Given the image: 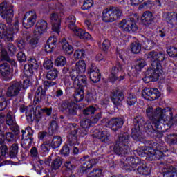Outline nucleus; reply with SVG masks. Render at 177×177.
<instances>
[{
  "label": "nucleus",
  "instance_id": "57",
  "mask_svg": "<svg viewBox=\"0 0 177 177\" xmlns=\"http://www.w3.org/2000/svg\"><path fill=\"white\" fill-rule=\"evenodd\" d=\"M5 139H6L8 143L12 145V143H15L16 136L12 132L6 133Z\"/></svg>",
  "mask_w": 177,
  "mask_h": 177
},
{
  "label": "nucleus",
  "instance_id": "19",
  "mask_svg": "<svg viewBox=\"0 0 177 177\" xmlns=\"http://www.w3.org/2000/svg\"><path fill=\"white\" fill-rule=\"evenodd\" d=\"M39 64L35 58H30L28 60V64H25L24 66V71L28 74V75H32L34 74V70H38Z\"/></svg>",
  "mask_w": 177,
  "mask_h": 177
},
{
  "label": "nucleus",
  "instance_id": "25",
  "mask_svg": "<svg viewBox=\"0 0 177 177\" xmlns=\"http://www.w3.org/2000/svg\"><path fill=\"white\" fill-rule=\"evenodd\" d=\"M13 33L8 32V27L3 24H0V39H4L7 42L13 41Z\"/></svg>",
  "mask_w": 177,
  "mask_h": 177
},
{
  "label": "nucleus",
  "instance_id": "16",
  "mask_svg": "<svg viewBox=\"0 0 177 177\" xmlns=\"http://www.w3.org/2000/svg\"><path fill=\"white\" fill-rule=\"evenodd\" d=\"M108 128H110L114 132H117L118 129L122 128L124 125V120L121 118H112L110 120L106 122Z\"/></svg>",
  "mask_w": 177,
  "mask_h": 177
},
{
  "label": "nucleus",
  "instance_id": "49",
  "mask_svg": "<svg viewBox=\"0 0 177 177\" xmlns=\"http://www.w3.org/2000/svg\"><path fill=\"white\" fill-rule=\"evenodd\" d=\"M62 142V137L57 136H54L50 142L52 149H57V147H60Z\"/></svg>",
  "mask_w": 177,
  "mask_h": 177
},
{
  "label": "nucleus",
  "instance_id": "47",
  "mask_svg": "<svg viewBox=\"0 0 177 177\" xmlns=\"http://www.w3.org/2000/svg\"><path fill=\"white\" fill-rule=\"evenodd\" d=\"M0 53H1V60L8 62V63H10L12 66H15L16 64V62H15V60L13 59H10L9 57V55L8 54V52L3 49V47H1V50L0 51Z\"/></svg>",
  "mask_w": 177,
  "mask_h": 177
},
{
  "label": "nucleus",
  "instance_id": "42",
  "mask_svg": "<svg viewBox=\"0 0 177 177\" xmlns=\"http://www.w3.org/2000/svg\"><path fill=\"white\" fill-rule=\"evenodd\" d=\"M66 22L68 23V27L73 31L74 34L75 31L78 30V27L75 26V17L74 15H71L67 18Z\"/></svg>",
  "mask_w": 177,
  "mask_h": 177
},
{
  "label": "nucleus",
  "instance_id": "54",
  "mask_svg": "<svg viewBox=\"0 0 177 177\" xmlns=\"http://www.w3.org/2000/svg\"><path fill=\"white\" fill-rule=\"evenodd\" d=\"M67 64V59L64 56L57 57L55 61V66L60 67Z\"/></svg>",
  "mask_w": 177,
  "mask_h": 177
},
{
  "label": "nucleus",
  "instance_id": "4",
  "mask_svg": "<svg viewBox=\"0 0 177 177\" xmlns=\"http://www.w3.org/2000/svg\"><path fill=\"white\" fill-rule=\"evenodd\" d=\"M122 10L119 7L111 6L102 12V20L105 23H113L121 18Z\"/></svg>",
  "mask_w": 177,
  "mask_h": 177
},
{
  "label": "nucleus",
  "instance_id": "46",
  "mask_svg": "<svg viewBox=\"0 0 177 177\" xmlns=\"http://www.w3.org/2000/svg\"><path fill=\"white\" fill-rule=\"evenodd\" d=\"M57 77H59V71L56 68L48 71L46 76L49 81H55Z\"/></svg>",
  "mask_w": 177,
  "mask_h": 177
},
{
  "label": "nucleus",
  "instance_id": "48",
  "mask_svg": "<svg viewBox=\"0 0 177 177\" xmlns=\"http://www.w3.org/2000/svg\"><path fill=\"white\" fill-rule=\"evenodd\" d=\"M131 26V22L127 19H122L120 23L119 24V28H121L125 32H129V27Z\"/></svg>",
  "mask_w": 177,
  "mask_h": 177
},
{
  "label": "nucleus",
  "instance_id": "24",
  "mask_svg": "<svg viewBox=\"0 0 177 177\" xmlns=\"http://www.w3.org/2000/svg\"><path fill=\"white\" fill-rule=\"evenodd\" d=\"M52 24V30L59 34L60 32V24L62 23V19L59 17V15L56 13H53L50 16Z\"/></svg>",
  "mask_w": 177,
  "mask_h": 177
},
{
  "label": "nucleus",
  "instance_id": "29",
  "mask_svg": "<svg viewBox=\"0 0 177 177\" xmlns=\"http://www.w3.org/2000/svg\"><path fill=\"white\" fill-rule=\"evenodd\" d=\"M20 113L26 112V117L28 122H32L34 121V117L32 116V113L34 112V108L32 106H26L24 104H22L19 106Z\"/></svg>",
  "mask_w": 177,
  "mask_h": 177
},
{
  "label": "nucleus",
  "instance_id": "56",
  "mask_svg": "<svg viewBox=\"0 0 177 177\" xmlns=\"http://www.w3.org/2000/svg\"><path fill=\"white\" fill-rule=\"evenodd\" d=\"M57 128H59V127L57 126V122H56V121L55 120H53L50 122V124L48 128L49 135L52 136L53 135V133H56V132L57 131Z\"/></svg>",
  "mask_w": 177,
  "mask_h": 177
},
{
  "label": "nucleus",
  "instance_id": "43",
  "mask_svg": "<svg viewBox=\"0 0 177 177\" xmlns=\"http://www.w3.org/2000/svg\"><path fill=\"white\" fill-rule=\"evenodd\" d=\"M75 35L76 37H78L80 39H91V36L86 32L85 30H82V28H78L75 30Z\"/></svg>",
  "mask_w": 177,
  "mask_h": 177
},
{
  "label": "nucleus",
  "instance_id": "51",
  "mask_svg": "<svg viewBox=\"0 0 177 177\" xmlns=\"http://www.w3.org/2000/svg\"><path fill=\"white\" fill-rule=\"evenodd\" d=\"M62 164H63V159L61 158H57L52 162L51 168L56 171V169H59V168L62 167Z\"/></svg>",
  "mask_w": 177,
  "mask_h": 177
},
{
  "label": "nucleus",
  "instance_id": "10",
  "mask_svg": "<svg viewBox=\"0 0 177 177\" xmlns=\"http://www.w3.org/2000/svg\"><path fill=\"white\" fill-rule=\"evenodd\" d=\"M6 124L10 127V129L15 133V135H19L20 133V129L19 125L16 122V118L15 115L12 114L11 111H9L6 116Z\"/></svg>",
  "mask_w": 177,
  "mask_h": 177
},
{
  "label": "nucleus",
  "instance_id": "21",
  "mask_svg": "<svg viewBox=\"0 0 177 177\" xmlns=\"http://www.w3.org/2000/svg\"><path fill=\"white\" fill-rule=\"evenodd\" d=\"M162 156H164V150L153 149L150 148L149 149L146 160L147 161H156L160 160Z\"/></svg>",
  "mask_w": 177,
  "mask_h": 177
},
{
  "label": "nucleus",
  "instance_id": "5",
  "mask_svg": "<svg viewBox=\"0 0 177 177\" xmlns=\"http://www.w3.org/2000/svg\"><path fill=\"white\" fill-rule=\"evenodd\" d=\"M133 122L131 138L136 140V142H142V130H140V127H143L146 124V120L143 116L137 115L134 117Z\"/></svg>",
  "mask_w": 177,
  "mask_h": 177
},
{
  "label": "nucleus",
  "instance_id": "11",
  "mask_svg": "<svg viewBox=\"0 0 177 177\" xmlns=\"http://www.w3.org/2000/svg\"><path fill=\"white\" fill-rule=\"evenodd\" d=\"M125 99V95L120 88H115L111 93V100L115 106H121L122 100Z\"/></svg>",
  "mask_w": 177,
  "mask_h": 177
},
{
  "label": "nucleus",
  "instance_id": "45",
  "mask_svg": "<svg viewBox=\"0 0 177 177\" xmlns=\"http://www.w3.org/2000/svg\"><path fill=\"white\" fill-rule=\"evenodd\" d=\"M130 49L132 53L138 55V53H140V50H142V44L139 43V41H133L130 46Z\"/></svg>",
  "mask_w": 177,
  "mask_h": 177
},
{
  "label": "nucleus",
  "instance_id": "6",
  "mask_svg": "<svg viewBox=\"0 0 177 177\" xmlns=\"http://www.w3.org/2000/svg\"><path fill=\"white\" fill-rule=\"evenodd\" d=\"M165 109L156 108V110L151 106H147L146 109V116L150 120L153 124L164 121L165 117Z\"/></svg>",
  "mask_w": 177,
  "mask_h": 177
},
{
  "label": "nucleus",
  "instance_id": "23",
  "mask_svg": "<svg viewBox=\"0 0 177 177\" xmlns=\"http://www.w3.org/2000/svg\"><path fill=\"white\" fill-rule=\"evenodd\" d=\"M147 58L151 60L152 63H160L165 59V54L162 52L151 51L148 53Z\"/></svg>",
  "mask_w": 177,
  "mask_h": 177
},
{
  "label": "nucleus",
  "instance_id": "27",
  "mask_svg": "<svg viewBox=\"0 0 177 177\" xmlns=\"http://www.w3.org/2000/svg\"><path fill=\"white\" fill-rule=\"evenodd\" d=\"M154 21V15L150 11H145L141 17L142 24L146 27H149Z\"/></svg>",
  "mask_w": 177,
  "mask_h": 177
},
{
  "label": "nucleus",
  "instance_id": "2",
  "mask_svg": "<svg viewBox=\"0 0 177 177\" xmlns=\"http://www.w3.org/2000/svg\"><path fill=\"white\" fill-rule=\"evenodd\" d=\"M22 88L23 84L21 82L12 81L9 84L6 93L1 91L0 95V111H3L6 109L8 98L17 97L20 95Z\"/></svg>",
  "mask_w": 177,
  "mask_h": 177
},
{
  "label": "nucleus",
  "instance_id": "60",
  "mask_svg": "<svg viewBox=\"0 0 177 177\" xmlns=\"http://www.w3.org/2000/svg\"><path fill=\"white\" fill-rule=\"evenodd\" d=\"M102 174H103L102 169H93L87 177H102Z\"/></svg>",
  "mask_w": 177,
  "mask_h": 177
},
{
  "label": "nucleus",
  "instance_id": "59",
  "mask_svg": "<svg viewBox=\"0 0 177 177\" xmlns=\"http://www.w3.org/2000/svg\"><path fill=\"white\" fill-rule=\"evenodd\" d=\"M136 95H135L133 93H129L127 96V103L129 104V106H133L136 103Z\"/></svg>",
  "mask_w": 177,
  "mask_h": 177
},
{
  "label": "nucleus",
  "instance_id": "34",
  "mask_svg": "<svg viewBox=\"0 0 177 177\" xmlns=\"http://www.w3.org/2000/svg\"><path fill=\"white\" fill-rule=\"evenodd\" d=\"M88 74L93 82L96 83L100 81V72L97 67L91 68L88 71Z\"/></svg>",
  "mask_w": 177,
  "mask_h": 177
},
{
  "label": "nucleus",
  "instance_id": "30",
  "mask_svg": "<svg viewBox=\"0 0 177 177\" xmlns=\"http://www.w3.org/2000/svg\"><path fill=\"white\" fill-rule=\"evenodd\" d=\"M162 171L163 177H177V165H165Z\"/></svg>",
  "mask_w": 177,
  "mask_h": 177
},
{
  "label": "nucleus",
  "instance_id": "7",
  "mask_svg": "<svg viewBox=\"0 0 177 177\" xmlns=\"http://www.w3.org/2000/svg\"><path fill=\"white\" fill-rule=\"evenodd\" d=\"M151 67L149 68L145 72V76L143 78L144 81L147 84L151 81H158L160 75L158 71L161 68V64L156 62L151 64Z\"/></svg>",
  "mask_w": 177,
  "mask_h": 177
},
{
  "label": "nucleus",
  "instance_id": "28",
  "mask_svg": "<svg viewBox=\"0 0 177 177\" xmlns=\"http://www.w3.org/2000/svg\"><path fill=\"white\" fill-rule=\"evenodd\" d=\"M97 162H99V160L97 158L89 159L81 165L80 171L83 173L85 172L87 174V172H89V171L92 169L93 167H95Z\"/></svg>",
  "mask_w": 177,
  "mask_h": 177
},
{
  "label": "nucleus",
  "instance_id": "50",
  "mask_svg": "<svg viewBox=\"0 0 177 177\" xmlns=\"http://www.w3.org/2000/svg\"><path fill=\"white\" fill-rule=\"evenodd\" d=\"M147 64L146 60L143 59H137L135 62V68L136 71H142V68L147 66Z\"/></svg>",
  "mask_w": 177,
  "mask_h": 177
},
{
  "label": "nucleus",
  "instance_id": "18",
  "mask_svg": "<svg viewBox=\"0 0 177 177\" xmlns=\"http://www.w3.org/2000/svg\"><path fill=\"white\" fill-rule=\"evenodd\" d=\"M142 96L147 100L153 101L160 97V92H158V89L157 88H146L143 91Z\"/></svg>",
  "mask_w": 177,
  "mask_h": 177
},
{
  "label": "nucleus",
  "instance_id": "20",
  "mask_svg": "<svg viewBox=\"0 0 177 177\" xmlns=\"http://www.w3.org/2000/svg\"><path fill=\"white\" fill-rule=\"evenodd\" d=\"M47 28L48 22L44 19L39 20L35 26L33 34L37 38V37H41L44 32H46Z\"/></svg>",
  "mask_w": 177,
  "mask_h": 177
},
{
  "label": "nucleus",
  "instance_id": "17",
  "mask_svg": "<svg viewBox=\"0 0 177 177\" xmlns=\"http://www.w3.org/2000/svg\"><path fill=\"white\" fill-rule=\"evenodd\" d=\"M156 130L152 133L151 136H154L155 138H162L164 136L163 132H165L168 129V126L166 125L165 122L163 121L158 122V123L153 124Z\"/></svg>",
  "mask_w": 177,
  "mask_h": 177
},
{
  "label": "nucleus",
  "instance_id": "3",
  "mask_svg": "<svg viewBox=\"0 0 177 177\" xmlns=\"http://www.w3.org/2000/svg\"><path fill=\"white\" fill-rule=\"evenodd\" d=\"M129 134L128 132L120 133L115 141L113 151L118 156H125L129 151Z\"/></svg>",
  "mask_w": 177,
  "mask_h": 177
},
{
  "label": "nucleus",
  "instance_id": "37",
  "mask_svg": "<svg viewBox=\"0 0 177 177\" xmlns=\"http://www.w3.org/2000/svg\"><path fill=\"white\" fill-rule=\"evenodd\" d=\"M19 154V144L13 143L8 149V157L10 158H16Z\"/></svg>",
  "mask_w": 177,
  "mask_h": 177
},
{
  "label": "nucleus",
  "instance_id": "44",
  "mask_svg": "<svg viewBox=\"0 0 177 177\" xmlns=\"http://www.w3.org/2000/svg\"><path fill=\"white\" fill-rule=\"evenodd\" d=\"M68 132L69 135L77 136L80 133V125L76 123H70Z\"/></svg>",
  "mask_w": 177,
  "mask_h": 177
},
{
  "label": "nucleus",
  "instance_id": "39",
  "mask_svg": "<svg viewBox=\"0 0 177 177\" xmlns=\"http://www.w3.org/2000/svg\"><path fill=\"white\" fill-rule=\"evenodd\" d=\"M85 93L84 88H75V93L73 94V100L78 103V102H82L84 97H85Z\"/></svg>",
  "mask_w": 177,
  "mask_h": 177
},
{
  "label": "nucleus",
  "instance_id": "38",
  "mask_svg": "<svg viewBox=\"0 0 177 177\" xmlns=\"http://www.w3.org/2000/svg\"><path fill=\"white\" fill-rule=\"evenodd\" d=\"M177 16V13L175 12H169L165 13V21H166L169 24H171L175 27V20Z\"/></svg>",
  "mask_w": 177,
  "mask_h": 177
},
{
  "label": "nucleus",
  "instance_id": "22",
  "mask_svg": "<svg viewBox=\"0 0 177 177\" xmlns=\"http://www.w3.org/2000/svg\"><path fill=\"white\" fill-rule=\"evenodd\" d=\"M42 113H45L46 115L49 116L52 114V108L42 109V106H41V105H37L35 107V111L34 112L35 120L36 121H37V122H39V121H41V118H42V115H41V114H42Z\"/></svg>",
  "mask_w": 177,
  "mask_h": 177
},
{
  "label": "nucleus",
  "instance_id": "15",
  "mask_svg": "<svg viewBox=\"0 0 177 177\" xmlns=\"http://www.w3.org/2000/svg\"><path fill=\"white\" fill-rule=\"evenodd\" d=\"M139 163V158L133 156H128L126 158L124 169L131 172V171H136V165Z\"/></svg>",
  "mask_w": 177,
  "mask_h": 177
},
{
  "label": "nucleus",
  "instance_id": "31",
  "mask_svg": "<svg viewBox=\"0 0 177 177\" xmlns=\"http://www.w3.org/2000/svg\"><path fill=\"white\" fill-rule=\"evenodd\" d=\"M0 74L6 81L10 80V66L8 63L0 64Z\"/></svg>",
  "mask_w": 177,
  "mask_h": 177
},
{
  "label": "nucleus",
  "instance_id": "35",
  "mask_svg": "<svg viewBox=\"0 0 177 177\" xmlns=\"http://www.w3.org/2000/svg\"><path fill=\"white\" fill-rule=\"evenodd\" d=\"M56 42H57V39L55 37H50L46 42V45L44 47L45 52L47 53H50L56 48Z\"/></svg>",
  "mask_w": 177,
  "mask_h": 177
},
{
  "label": "nucleus",
  "instance_id": "52",
  "mask_svg": "<svg viewBox=\"0 0 177 177\" xmlns=\"http://www.w3.org/2000/svg\"><path fill=\"white\" fill-rule=\"evenodd\" d=\"M156 46V43L151 39L145 38L143 41V46L147 50H150V49H153Z\"/></svg>",
  "mask_w": 177,
  "mask_h": 177
},
{
  "label": "nucleus",
  "instance_id": "41",
  "mask_svg": "<svg viewBox=\"0 0 177 177\" xmlns=\"http://www.w3.org/2000/svg\"><path fill=\"white\" fill-rule=\"evenodd\" d=\"M62 50L66 55H71L74 52L73 46L70 45L64 38L62 40Z\"/></svg>",
  "mask_w": 177,
  "mask_h": 177
},
{
  "label": "nucleus",
  "instance_id": "13",
  "mask_svg": "<svg viewBox=\"0 0 177 177\" xmlns=\"http://www.w3.org/2000/svg\"><path fill=\"white\" fill-rule=\"evenodd\" d=\"M122 70V66L120 62H117L111 69L110 80L112 82L114 81H122L125 78L124 75H120Z\"/></svg>",
  "mask_w": 177,
  "mask_h": 177
},
{
  "label": "nucleus",
  "instance_id": "9",
  "mask_svg": "<svg viewBox=\"0 0 177 177\" xmlns=\"http://www.w3.org/2000/svg\"><path fill=\"white\" fill-rule=\"evenodd\" d=\"M37 23V12L34 10H31L25 13L23 18V26L26 28H31Z\"/></svg>",
  "mask_w": 177,
  "mask_h": 177
},
{
  "label": "nucleus",
  "instance_id": "55",
  "mask_svg": "<svg viewBox=\"0 0 177 177\" xmlns=\"http://www.w3.org/2000/svg\"><path fill=\"white\" fill-rule=\"evenodd\" d=\"M136 153L140 157H146L147 158V154H149V149L146 148V146L140 147L136 149Z\"/></svg>",
  "mask_w": 177,
  "mask_h": 177
},
{
  "label": "nucleus",
  "instance_id": "33",
  "mask_svg": "<svg viewBox=\"0 0 177 177\" xmlns=\"http://www.w3.org/2000/svg\"><path fill=\"white\" fill-rule=\"evenodd\" d=\"M136 169H137L138 172L141 175H149L151 171L150 168L147 167V164L145 162H142L140 159L138 163L136 165Z\"/></svg>",
  "mask_w": 177,
  "mask_h": 177
},
{
  "label": "nucleus",
  "instance_id": "12",
  "mask_svg": "<svg viewBox=\"0 0 177 177\" xmlns=\"http://www.w3.org/2000/svg\"><path fill=\"white\" fill-rule=\"evenodd\" d=\"M46 90L44 89L42 86H39L36 90L35 95L33 100V106H39L41 103L46 102Z\"/></svg>",
  "mask_w": 177,
  "mask_h": 177
},
{
  "label": "nucleus",
  "instance_id": "62",
  "mask_svg": "<svg viewBox=\"0 0 177 177\" xmlns=\"http://www.w3.org/2000/svg\"><path fill=\"white\" fill-rule=\"evenodd\" d=\"M144 128L145 129V132L148 133L151 136L154 132V131H156V129H154V127H153V125L151 124V123L150 122H147L144 124Z\"/></svg>",
  "mask_w": 177,
  "mask_h": 177
},
{
  "label": "nucleus",
  "instance_id": "61",
  "mask_svg": "<svg viewBox=\"0 0 177 177\" xmlns=\"http://www.w3.org/2000/svg\"><path fill=\"white\" fill-rule=\"evenodd\" d=\"M79 75L80 73L74 68L73 66H72L69 71V77L73 81V82L75 80H76V78H78Z\"/></svg>",
  "mask_w": 177,
  "mask_h": 177
},
{
  "label": "nucleus",
  "instance_id": "40",
  "mask_svg": "<svg viewBox=\"0 0 177 177\" xmlns=\"http://www.w3.org/2000/svg\"><path fill=\"white\" fill-rule=\"evenodd\" d=\"M73 67L79 74H82L86 70V64L84 60H79Z\"/></svg>",
  "mask_w": 177,
  "mask_h": 177
},
{
  "label": "nucleus",
  "instance_id": "64",
  "mask_svg": "<svg viewBox=\"0 0 177 177\" xmlns=\"http://www.w3.org/2000/svg\"><path fill=\"white\" fill-rule=\"evenodd\" d=\"M167 53L170 56V57H177V48L176 47H169L167 50Z\"/></svg>",
  "mask_w": 177,
  "mask_h": 177
},
{
  "label": "nucleus",
  "instance_id": "14",
  "mask_svg": "<svg viewBox=\"0 0 177 177\" xmlns=\"http://www.w3.org/2000/svg\"><path fill=\"white\" fill-rule=\"evenodd\" d=\"M92 136L93 138H96L97 139H99L100 142H102L104 143L110 142V140L111 139V135L109 133V131L106 130H95L93 132Z\"/></svg>",
  "mask_w": 177,
  "mask_h": 177
},
{
  "label": "nucleus",
  "instance_id": "58",
  "mask_svg": "<svg viewBox=\"0 0 177 177\" xmlns=\"http://www.w3.org/2000/svg\"><path fill=\"white\" fill-rule=\"evenodd\" d=\"M68 143L70 146H76V145H80L77 136L70 134L68 136Z\"/></svg>",
  "mask_w": 177,
  "mask_h": 177
},
{
  "label": "nucleus",
  "instance_id": "1",
  "mask_svg": "<svg viewBox=\"0 0 177 177\" xmlns=\"http://www.w3.org/2000/svg\"><path fill=\"white\" fill-rule=\"evenodd\" d=\"M13 0H4L0 4V16L2 19L6 20L7 24L11 26V31L12 32H17L19 31V19L15 18V22L12 25L13 21Z\"/></svg>",
  "mask_w": 177,
  "mask_h": 177
},
{
  "label": "nucleus",
  "instance_id": "32",
  "mask_svg": "<svg viewBox=\"0 0 177 177\" xmlns=\"http://www.w3.org/2000/svg\"><path fill=\"white\" fill-rule=\"evenodd\" d=\"M165 115L167 117L163 118V120L165 124H166L167 127L171 128L172 125H177V115H176L174 118H172V112L171 111H165Z\"/></svg>",
  "mask_w": 177,
  "mask_h": 177
},
{
  "label": "nucleus",
  "instance_id": "36",
  "mask_svg": "<svg viewBox=\"0 0 177 177\" xmlns=\"http://www.w3.org/2000/svg\"><path fill=\"white\" fill-rule=\"evenodd\" d=\"M22 132V139H25L26 140H30V142L32 140H34V138L32 137L34 135V131L31 127H27L24 130H21Z\"/></svg>",
  "mask_w": 177,
  "mask_h": 177
},
{
  "label": "nucleus",
  "instance_id": "53",
  "mask_svg": "<svg viewBox=\"0 0 177 177\" xmlns=\"http://www.w3.org/2000/svg\"><path fill=\"white\" fill-rule=\"evenodd\" d=\"M129 21L131 22V24L129 25L127 27L129 28V32H131L132 31L133 32H136L138 31V25H136V23L135 22V18L130 17L129 18Z\"/></svg>",
  "mask_w": 177,
  "mask_h": 177
},
{
  "label": "nucleus",
  "instance_id": "26",
  "mask_svg": "<svg viewBox=\"0 0 177 177\" xmlns=\"http://www.w3.org/2000/svg\"><path fill=\"white\" fill-rule=\"evenodd\" d=\"M73 84L75 89H84V87L86 86L88 84L86 76L84 75H79L77 78L73 80Z\"/></svg>",
  "mask_w": 177,
  "mask_h": 177
},
{
  "label": "nucleus",
  "instance_id": "8",
  "mask_svg": "<svg viewBox=\"0 0 177 177\" xmlns=\"http://www.w3.org/2000/svg\"><path fill=\"white\" fill-rule=\"evenodd\" d=\"M61 111L66 114L68 117L77 115L78 111V104L73 101H63L61 105Z\"/></svg>",
  "mask_w": 177,
  "mask_h": 177
},
{
  "label": "nucleus",
  "instance_id": "63",
  "mask_svg": "<svg viewBox=\"0 0 177 177\" xmlns=\"http://www.w3.org/2000/svg\"><path fill=\"white\" fill-rule=\"evenodd\" d=\"M91 6H93V0H84L81 8L82 10H88V9H91Z\"/></svg>",
  "mask_w": 177,
  "mask_h": 177
}]
</instances>
